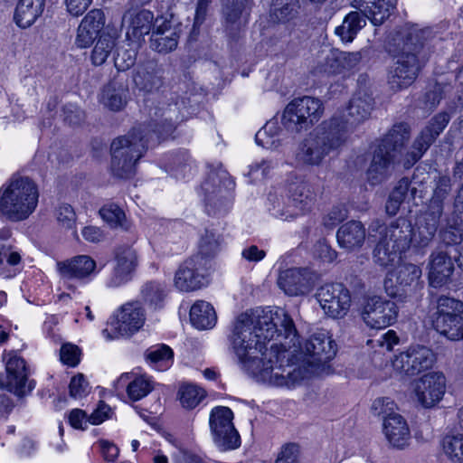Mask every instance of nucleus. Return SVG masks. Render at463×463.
<instances>
[{"mask_svg":"<svg viewBox=\"0 0 463 463\" xmlns=\"http://www.w3.org/2000/svg\"><path fill=\"white\" fill-rule=\"evenodd\" d=\"M295 335L294 322L284 309L260 307L236 317L229 339L242 367L273 386L275 368L288 355L280 352L283 335L292 341Z\"/></svg>","mask_w":463,"mask_h":463,"instance_id":"obj_1","label":"nucleus"},{"mask_svg":"<svg viewBox=\"0 0 463 463\" xmlns=\"http://www.w3.org/2000/svg\"><path fill=\"white\" fill-rule=\"evenodd\" d=\"M148 126L133 128L128 134L115 138L110 145L112 175L120 179L133 177L137 172L138 160L146 153L149 144L159 143L161 138L169 136L178 121L183 120L178 102L163 103L150 114Z\"/></svg>","mask_w":463,"mask_h":463,"instance_id":"obj_2","label":"nucleus"},{"mask_svg":"<svg viewBox=\"0 0 463 463\" xmlns=\"http://www.w3.org/2000/svg\"><path fill=\"white\" fill-rule=\"evenodd\" d=\"M281 351L288 354L284 362L279 361L275 368L273 386L295 388L316 374L325 364L335 357L336 345L324 331L314 333L299 350L297 349L298 334L294 340L283 335Z\"/></svg>","mask_w":463,"mask_h":463,"instance_id":"obj_3","label":"nucleus"},{"mask_svg":"<svg viewBox=\"0 0 463 463\" xmlns=\"http://www.w3.org/2000/svg\"><path fill=\"white\" fill-rule=\"evenodd\" d=\"M395 61L390 67L387 76L389 88L400 91L410 87L417 79L424 61L423 47L425 31L406 29L394 39Z\"/></svg>","mask_w":463,"mask_h":463,"instance_id":"obj_4","label":"nucleus"},{"mask_svg":"<svg viewBox=\"0 0 463 463\" xmlns=\"http://www.w3.org/2000/svg\"><path fill=\"white\" fill-rule=\"evenodd\" d=\"M368 239L376 242L373 252V261L383 268L393 266L412 245V224L402 217L388 226L375 220L369 226Z\"/></svg>","mask_w":463,"mask_h":463,"instance_id":"obj_5","label":"nucleus"},{"mask_svg":"<svg viewBox=\"0 0 463 463\" xmlns=\"http://www.w3.org/2000/svg\"><path fill=\"white\" fill-rule=\"evenodd\" d=\"M38 184L29 176L14 174L0 186V219L11 222L27 220L39 203Z\"/></svg>","mask_w":463,"mask_h":463,"instance_id":"obj_6","label":"nucleus"},{"mask_svg":"<svg viewBox=\"0 0 463 463\" xmlns=\"http://www.w3.org/2000/svg\"><path fill=\"white\" fill-rule=\"evenodd\" d=\"M337 118H331L308 133L298 145L295 164L300 167L320 166L326 156L345 143L344 134L337 131Z\"/></svg>","mask_w":463,"mask_h":463,"instance_id":"obj_7","label":"nucleus"},{"mask_svg":"<svg viewBox=\"0 0 463 463\" xmlns=\"http://www.w3.org/2000/svg\"><path fill=\"white\" fill-rule=\"evenodd\" d=\"M323 113L324 106L319 99L310 96L296 98L285 108L280 123L287 131L299 133L314 126Z\"/></svg>","mask_w":463,"mask_h":463,"instance_id":"obj_8","label":"nucleus"},{"mask_svg":"<svg viewBox=\"0 0 463 463\" xmlns=\"http://www.w3.org/2000/svg\"><path fill=\"white\" fill-rule=\"evenodd\" d=\"M316 199L313 186L304 180H298L289 184L288 201L277 199L269 212L274 217L288 221L310 212Z\"/></svg>","mask_w":463,"mask_h":463,"instance_id":"obj_9","label":"nucleus"},{"mask_svg":"<svg viewBox=\"0 0 463 463\" xmlns=\"http://www.w3.org/2000/svg\"><path fill=\"white\" fill-rule=\"evenodd\" d=\"M374 108V99L370 91L364 89L357 90L351 99L348 107L335 112L332 118H337V131L347 138V133L356 126L367 120Z\"/></svg>","mask_w":463,"mask_h":463,"instance_id":"obj_10","label":"nucleus"},{"mask_svg":"<svg viewBox=\"0 0 463 463\" xmlns=\"http://www.w3.org/2000/svg\"><path fill=\"white\" fill-rule=\"evenodd\" d=\"M149 2L150 0H130L126 4L122 24L127 28L126 35L128 40L139 43L154 29V14L142 8Z\"/></svg>","mask_w":463,"mask_h":463,"instance_id":"obj_11","label":"nucleus"},{"mask_svg":"<svg viewBox=\"0 0 463 463\" xmlns=\"http://www.w3.org/2000/svg\"><path fill=\"white\" fill-rule=\"evenodd\" d=\"M233 413L228 407L218 406L210 414V428L215 444L222 450L233 449L240 446V435L232 424Z\"/></svg>","mask_w":463,"mask_h":463,"instance_id":"obj_12","label":"nucleus"},{"mask_svg":"<svg viewBox=\"0 0 463 463\" xmlns=\"http://www.w3.org/2000/svg\"><path fill=\"white\" fill-rule=\"evenodd\" d=\"M361 316L369 327L382 329L396 321L398 307L392 300L380 296H373L364 299Z\"/></svg>","mask_w":463,"mask_h":463,"instance_id":"obj_13","label":"nucleus"},{"mask_svg":"<svg viewBox=\"0 0 463 463\" xmlns=\"http://www.w3.org/2000/svg\"><path fill=\"white\" fill-rule=\"evenodd\" d=\"M145 320V312L140 303L128 302L118 311L116 320L111 323V332L106 328L102 335L109 340L132 335L143 326Z\"/></svg>","mask_w":463,"mask_h":463,"instance_id":"obj_14","label":"nucleus"},{"mask_svg":"<svg viewBox=\"0 0 463 463\" xmlns=\"http://www.w3.org/2000/svg\"><path fill=\"white\" fill-rule=\"evenodd\" d=\"M434 361L435 355L430 348L416 345L396 355L392 367L401 375L414 376L431 368Z\"/></svg>","mask_w":463,"mask_h":463,"instance_id":"obj_15","label":"nucleus"},{"mask_svg":"<svg viewBox=\"0 0 463 463\" xmlns=\"http://www.w3.org/2000/svg\"><path fill=\"white\" fill-rule=\"evenodd\" d=\"M450 117L442 112L433 117L428 125L420 132L414 139L411 150L406 154L405 167H411L419 161L438 136L444 130L449 122Z\"/></svg>","mask_w":463,"mask_h":463,"instance_id":"obj_16","label":"nucleus"},{"mask_svg":"<svg viewBox=\"0 0 463 463\" xmlns=\"http://www.w3.org/2000/svg\"><path fill=\"white\" fill-rule=\"evenodd\" d=\"M316 297L325 313L333 318L344 317L351 306L349 290L340 283L321 286Z\"/></svg>","mask_w":463,"mask_h":463,"instance_id":"obj_17","label":"nucleus"},{"mask_svg":"<svg viewBox=\"0 0 463 463\" xmlns=\"http://www.w3.org/2000/svg\"><path fill=\"white\" fill-rule=\"evenodd\" d=\"M209 261L202 256H193L184 261L175 275V286L181 291H193L205 286Z\"/></svg>","mask_w":463,"mask_h":463,"instance_id":"obj_18","label":"nucleus"},{"mask_svg":"<svg viewBox=\"0 0 463 463\" xmlns=\"http://www.w3.org/2000/svg\"><path fill=\"white\" fill-rule=\"evenodd\" d=\"M416 401L423 408H433L443 398L446 392V377L440 372H430L423 374L413 383Z\"/></svg>","mask_w":463,"mask_h":463,"instance_id":"obj_19","label":"nucleus"},{"mask_svg":"<svg viewBox=\"0 0 463 463\" xmlns=\"http://www.w3.org/2000/svg\"><path fill=\"white\" fill-rule=\"evenodd\" d=\"M6 375L0 380V387L5 388L19 397L30 393L35 386L33 380H28L25 362L16 354H10L5 364Z\"/></svg>","mask_w":463,"mask_h":463,"instance_id":"obj_20","label":"nucleus"},{"mask_svg":"<svg viewBox=\"0 0 463 463\" xmlns=\"http://www.w3.org/2000/svg\"><path fill=\"white\" fill-rule=\"evenodd\" d=\"M395 276L397 283L395 288L392 287V279H386L384 281L385 291L392 298L411 296L423 288V282L420 281L421 269L417 265L402 264L398 268Z\"/></svg>","mask_w":463,"mask_h":463,"instance_id":"obj_21","label":"nucleus"},{"mask_svg":"<svg viewBox=\"0 0 463 463\" xmlns=\"http://www.w3.org/2000/svg\"><path fill=\"white\" fill-rule=\"evenodd\" d=\"M138 259L136 250L128 245L116 248L114 267L107 281L109 288H118L128 282L137 267Z\"/></svg>","mask_w":463,"mask_h":463,"instance_id":"obj_22","label":"nucleus"},{"mask_svg":"<svg viewBox=\"0 0 463 463\" xmlns=\"http://www.w3.org/2000/svg\"><path fill=\"white\" fill-rule=\"evenodd\" d=\"M233 187L234 182L229 176V174L222 169L211 172L208 178L202 184L206 203L213 205L219 211H221V206L230 203L228 192L232 190Z\"/></svg>","mask_w":463,"mask_h":463,"instance_id":"obj_23","label":"nucleus"},{"mask_svg":"<svg viewBox=\"0 0 463 463\" xmlns=\"http://www.w3.org/2000/svg\"><path fill=\"white\" fill-rule=\"evenodd\" d=\"M250 0H222V15L227 35L236 38L248 23Z\"/></svg>","mask_w":463,"mask_h":463,"instance_id":"obj_24","label":"nucleus"},{"mask_svg":"<svg viewBox=\"0 0 463 463\" xmlns=\"http://www.w3.org/2000/svg\"><path fill=\"white\" fill-rule=\"evenodd\" d=\"M180 35L170 21L164 17H156L150 38V47L159 53H168L175 50Z\"/></svg>","mask_w":463,"mask_h":463,"instance_id":"obj_25","label":"nucleus"},{"mask_svg":"<svg viewBox=\"0 0 463 463\" xmlns=\"http://www.w3.org/2000/svg\"><path fill=\"white\" fill-rule=\"evenodd\" d=\"M442 215L426 210L412 227V246L418 249L428 247L435 237Z\"/></svg>","mask_w":463,"mask_h":463,"instance_id":"obj_26","label":"nucleus"},{"mask_svg":"<svg viewBox=\"0 0 463 463\" xmlns=\"http://www.w3.org/2000/svg\"><path fill=\"white\" fill-rule=\"evenodd\" d=\"M400 161L393 154H389L383 147L374 150L372 162L367 170V180L376 185L385 181L392 174L393 166Z\"/></svg>","mask_w":463,"mask_h":463,"instance_id":"obj_27","label":"nucleus"},{"mask_svg":"<svg viewBox=\"0 0 463 463\" xmlns=\"http://www.w3.org/2000/svg\"><path fill=\"white\" fill-rule=\"evenodd\" d=\"M164 71L154 61H148L138 66L133 80L135 86L145 93L158 90L164 83Z\"/></svg>","mask_w":463,"mask_h":463,"instance_id":"obj_28","label":"nucleus"},{"mask_svg":"<svg viewBox=\"0 0 463 463\" xmlns=\"http://www.w3.org/2000/svg\"><path fill=\"white\" fill-rule=\"evenodd\" d=\"M128 97V80L118 76L103 87L100 101L109 109L119 111L127 105Z\"/></svg>","mask_w":463,"mask_h":463,"instance_id":"obj_29","label":"nucleus"},{"mask_svg":"<svg viewBox=\"0 0 463 463\" xmlns=\"http://www.w3.org/2000/svg\"><path fill=\"white\" fill-rule=\"evenodd\" d=\"M429 267L430 284L435 288L446 284L454 270L449 253L441 250H437L430 254Z\"/></svg>","mask_w":463,"mask_h":463,"instance_id":"obj_30","label":"nucleus"},{"mask_svg":"<svg viewBox=\"0 0 463 463\" xmlns=\"http://www.w3.org/2000/svg\"><path fill=\"white\" fill-rule=\"evenodd\" d=\"M397 0H354L357 8L374 25L382 24L394 10Z\"/></svg>","mask_w":463,"mask_h":463,"instance_id":"obj_31","label":"nucleus"},{"mask_svg":"<svg viewBox=\"0 0 463 463\" xmlns=\"http://www.w3.org/2000/svg\"><path fill=\"white\" fill-rule=\"evenodd\" d=\"M58 270L64 279H83L95 272L96 261L88 255H79L57 263Z\"/></svg>","mask_w":463,"mask_h":463,"instance_id":"obj_32","label":"nucleus"},{"mask_svg":"<svg viewBox=\"0 0 463 463\" xmlns=\"http://www.w3.org/2000/svg\"><path fill=\"white\" fill-rule=\"evenodd\" d=\"M411 128L406 123H397L382 138L378 147H383L389 154L400 159L402 151L410 138Z\"/></svg>","mask_w":463,"mask_h":463,"instance_id":"obj_33","label":"nucleus"},{"mask_svg":"<svg viewBox=\"0 0 463 463\" xmlns=\"http://www.w3.org/2000/svg\"><path fill=\"white\" fill-rule=\"evenodd\" d=\"M383 430L389 442L396 448H404L410 439V430L405 420L399 414L384 418Z\"/></svg>","mask_w":463,"mask_h":463,"instance_id":"obj_34","label":"nucleus"},{"mask_svg":"<svg viewBox=\"0 0 463 463\" xmlns=\"http://www.w3.org/2000/svg\"><path fill=\"white\" fill-rule=\"evenodd\" d=\"M278 285L286 294L298 296L307 290L308 278L300 269H288L280 272Z\"/></svg>","mask_w":463,"mask_h":463,"instance_id":"obj_35","label":"nucleus"},{"mask_svg":"<svg viewBox=\"0 0 463 463\" xmlns=\"http://www.w3.org/2000/svg\"><path fill=\"white\" fill-rule=\"evenodd\" d=\"M45 6V0H19L14 19L21 28H28L42 15Z\"/></svg>","mask_w":463,"mask_h":463,"instance_id":"obj_36","label":"nucleus"},{"mask_svg":"<svg viewBox=\"0 0 463 463\" xmlns=\"http://www.w3.org/2000/svg\"><path fill=\"white\" fill-rule=\"evenodd\" d=\"M336 238L340 247L352 250L363 245L365 239V229L361 222L350 221L340 226Z\"/></svg>","mask_w":463,"mask_h":463,"instance_id":"obj_37","label":"nucleus"},{"mask_svg":"<svg viewBox=\"0 0 463 463\" xmlns=\"http://www.w3.org/2000/svg\"><path fill=\"white\" fill-rule=\"evenodd\" d=\"M190 320L192 325L197 329L206 330L215 326L217 316L210 303L198 300L190 309Z\"/></svg>","mask_w":463,"mask_h":463,"instance_id":"obj_38","label":"nucleus"},{"mask_svg":"<svg viewBox=\"0 0 463 463\" xmlns=\"http://www.w3.org/2000/svg\"><path fill=\"white\" fill-rule=\"evenodd\" d=\"M433 326L440 335L451 341L463 340V317L460 315L434 317Z\"/></svg>","mask_w":463,"mask_h":463,"instance_id":"obj_39","label":"nucleus"},{"mask_svg":"<svg viewBox=\"0 0 463 463\" xmlns=\"http://www.w3.org/2000/svg\"><path fill=\"white\" fill-rule=\"evenodd\" d=\"M118 383H127V393L133 401H139L146 397L154 389V383L149 377L145 375L136 376L130 379L129 373H125L118 379Z\"/></svg>","mask_w":463,"mask_h":463,"instance_id":"obj_40","label":"nucleus"},{"mask_svg":"<svg viewBox=\"0 0 463 463\" xmlns=\"http://www.w3.org/2000/svg\"><path fill=\"white\" fill-rule=\"evenodd\" d=\"M451 178L449 175H439L434 178V186L427 210L443 214L444 201L451 191Z\"/></svg>","mask_w":463,"mask_h":463,"instance_id":"obj_41","label":"nucleus"},{"mask_svg":"<svg viewBox=\"0 0 463 463\" xmlns=\"http://www.w3.org/2000/svg\"><path fill=\"white\" fill-rule=\"evenodd\" d=\"M365 16L359 12H351L344 19L343 24L335 28V33L343 42H352L357 33L365 26Z\"/></svg>","mask_w":463,"mask_h":463,"instance_id":"obj_42","label":"nucleus"},{"mask_svg":"<svg viewBox=\"0 0 463 463\" xmlns=\"http://www.w3.org/2000/svg\"><path fill=\"white\" fill-rule=\"evenodd\" d=\"M300 8L298 0H273L270 17L275 22H288L297 17Z\"/></svg>","mask_w":463,"mask_h":463,"instance_id":"obj_43","label":"nucleus"},{"mask_svg":"<svg viewBox=\"0 0 463 463\" xmlns=\"http://www.w3.org/2000/svg\"><path fill=\"white\" fill-rule=\"evenodd\" d=\"M282 131L279 122L277 118L269 120L265 126L257 132L256 142L268 149L277 148L279 146V136Z\"/></svg>","mask_w":463,"mask_h":463,"instance_id":"obj_44","label":"nucleus"},{"mask_svg":"<svg viewBox=\"0 0 463 463\" xmlns=\"http://www.w3.org/2000/svg\"><path fill=\"white\" fill-rule=\"evenodd\" d=\"M222 239L220 234L213 231L205 230L199 241V251L195 256H202L203 260L210 262V259L214 258L222 249Z\"/></svg>","mask_w":463,"mask_h":463,"instance_id":"obj_45","label":"nucleus"},{"mask_svg":"<svg viewBox=\"0 0 463 463\" xmlns=\"http://www.w3.org/2000/svg\"><path fill=\"white\" fill-rule=\"evenodd\" d=\"M116 45V37L109 33L99 36L91 52L90 60L93 65L99 66L105 63Z\"/></svg>","mask_w":463,"mask_h":463,"instance_id":"obj_46","label":"nucleus"},{"mask_svg":"<svg viewBox=\"0 0 463 463\" xmlns=\"http://www.w3.org/2000/svg\"><path fill=\"white\" fill-rule=\"evenodd\" d=\"M439 234L446 245L459 244L463 240V222H459V218L451 215Z\"/></svg>","mask_w":463,"mask_h":463,"instance_id":"obj_47","label":"nucleus"},{"mask_svg":"<svg viewBox=\"0 0 463 463\" xmlns=\"http://www.w3.org/2000/svg\"><path fill=\"white\" fill-rule=\"evenodd\" d=\"M442 447L445 455L452 463H463V434L446 436Z\"/></svg>","mask_w":463,"mask_h":463,"instance_id":"obj_48","label":"nucleus"},{"mask_svg":"<svg viewBox=\"0 0 463 463\" xmlns=\"http://www.w3.org/2000/svg\"><path fill=\"white\" fill-rule=\"evenodd\" d=\"M141 294L146 303L154 308H159L165 297V286L156 281H149L143 286Z\"/></svg>","mask_w":463,"mask_h":463,"instance_id":"obj_49","label":"nucleus"},{"mask_svg":"<svg viewBox=\"0 0 463 463\" xmlns=\"http://www.w3.org/2000/svg\"><path fill=\"white\" fill-rule=\"evenodd\" d=\"M178 395L183 407L191 410L201 402L205 396V392L195 385L185 384L179 389Z\"/></svg>","mask_w":463,"mask_h":463,"instance_id":"obj_50","label":"nucleus"},{"mask_svg":"<svg viewBox=\"0 0 463 463\" xmlns=\"http://www.w3.org/2000/svg\"><path fill=\"white\" fill-rule=\"evenodd\" d=\"M463 314V302L454 298L441 296L437 301V311L434 317H445Z\"/></svg>","mask_w":463,"mask_h":463,"instance_id":"obj_51","label":"nucleus"},{"mask_svg":"<svg viewBox=\"0 0 463 463\" xmlns=\"http://www.w3.org/2000/svg\"><path fill=\"white\" fill-rule=\"evenodd\" d=\"M101 218L112 227H127L124 225L125 213L122 209L115 204L109 203L99 210Z\"/></svg>","mask_w":463,"mask_h":463,"instance_id":"obj_52","label":"nucleus"},{"mask_svg":"<svg viewBox=\"0 0 463 463\" xmlns=\"http://www.w3.org/2000/svg\"><path fill=\"white\" fill-rule=\"evenodd\" d=\"M173 356V350L166 345L152 346L146 353V359L153 364H167Z\"/></svg>","mask_w":463,"mask_h":463,"instance_id":"obj_53","label":"nucleus"},{"mask_svg":"<svg viewBox=\"0 0 463 463\" xmlns=\"http://www.w3.org/2000/svg\"><path fill=\"white\" fill-rule=\"evenodd\" d=\"M58 223L65 229H72L76 223L74 209L68 203H61L55 209Z\"/></svg>","mask_w":463,"mask_h":463,"instance_id":"obj_54","label":"nucleus"},{"mask_svg":"<svg viewBox=\"0 0 463 463\" xmlns=\"http://www.w3.org/2000/svg\"><path fill=\"white\" fill-rule=\"evenodd\" d=\"M137 61V51L135 48L119 49L114 59V64L118 71H125L130 69Z\"/></svg>","mask_w":463,"mask_h":463,"instance_id":"obj_55","label":"nucleus"},{"mask_svg":"<svg viewBox=\"0 0 463 463\" xmlns=\"http://www.w3.org/2000/svg\"><path fill=\"white\" fill-rule=\"evenodd\" d=\"M80 24L99 34L105 25V14L100 9H93L85 15Z\"/></svg>","mask_w":463,"mask_h":463,"instance_id":"obj_56","label":"nucleus"},{"mask_svg":"<svg viewBox=\"0 0 463 463\" xmlns=\"http://www.w3.org/2000/svg\"><path fill=\"white\" fill-rule=\"evenodd\" d=\"M300 448L296 443L282 446L275 463H299Z\"/></svg>","mask_w":463,"mask_h":463,"instance_id":"obj_57","label":"nucleus"},{"mask_svg":"<svg viewBox=\"0 0 463 463\" xmlns=\"http://www.w3.org/2000/svg\"><path fill=\"white\" fill-rule=\"evenodd\" d=\"M395 404L393 401L388 397L377 398L373 401L371 410L374 415L383 416V419L393 415Z\"/></svg>","mask_w":463,"mask_h":463,"instance_id":"obj_58","label":"nucleus"},{"mask_svg":"<svg viewBox=\"0 0 463 463\" xmlns=\"http://www.w3.org/2000/svg\"><path fill=\"white\" fill-rule=\"evenodd\" d=\"M69 389L71 397L82 398L89 392V383L84 375L79 373L71 378Z\"/></svg>","mask_w":463,"mask_h":463,"instance_id":"obj_59","label":"nucleus"},{"mask_svg":"<svg viewBox=\"0 0 463 463\" xmlns=\"http://www.w3.org/2000/svg\"><path fill=\"white\" fill-rule=\"evenodd\" d=\"M346 218L347 210L344 206H335L323 218V224L325 227L332 229Z\"/></svg>","mask_w":463,"mask_h":463,"instance_id":"obj_60","label":"nucleus"},{"mask_svg":"<svg viewBox=\"0 0 463 463\" xmlns=\"http://www.w3.org/2000/svg\"><path fill=\"white\" fill-rule=\"evenodd\" d=\"M80 349L71 344H64L60 352L61 361L69 365L75 366L80 362Z\"/></svg>","mask_w":463,"mask_h":463,"instance_id":"obj_61","label":"nucleus"},{"mask_svg":"<svg viewBox=\"0 0 463 463\" xmlns=\"http://www.w3.org/2000/svg\"><path fill=\"white\" fill-rule=\"evenodd\" d=\"M313 254L316 258L326 262H332L336 259L337 255L336 251L325 240L319 241L315 244Z\"/></svg>","mask_w":463,"mask_h":463,"instance_id":"obj_62","label":"nucleus"},{"mask_svg":"<svg viewBox=\"0 0 463 463\" xmlns=\"http://www.w3.org/2000/svg\"><path fill=\"white\" fill-rule=\"evenodd\" d=\"M97 36L98 34L88 29L87 26H84L82 24H80L75 39V44L79 48H87L93 43Z\"/></svg>","mask_w":463,"mask_h":463,"instance_id":"obj_63","label":"nucleus"},{"mask_svg":"<svg viewBox=\"0 0 463 463\" xmlns=\"http://www.w3.org/2000/svg\"><path fill=\"white\" fill-rule=\"evenodd\" d=\"M398 342L399 338L393 330L387 331L376 339L369 340V343L373 344V347L379 346L386 349L387 351H392L393 346L397 345Z\"/></svg>","mask_w":463,"mask_h":463,"instance_id":"obj_64","label":"nucleus"}]
</instances>
